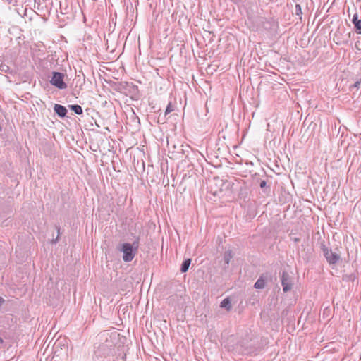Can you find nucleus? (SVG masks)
Returning a JSON list of instances; mask_svg holds the SVG:
<instances>
[{
    "label": "nucleus",
    "mask_w": 361,
    "mask_h": 361,
    "mask_svg": "<svg viewBox=\"0 0 361 361\" xmlns=\"http://www.w3.org/2000/svg\"><path fill=\"white\" fill-rule=\"evenodd\" d=\"M233 257L232 252L231 250H226L223 256V260L224 262V264L228 266L229 264V262L231 259Z\"/></svg>",
    "instance_id": "obj_11"
},
{
    "label": "nucleus",
    "mask_w": 361,
    "mask_h": 361,
    "mask_svg": "<svg viewBox=\"0 0 361 361\" xmlns=\"http://www.w3.org/2000/svg\"><path fill=\"white\" fill-rule=\"evenodd\" d=\"M302 8L301 6L299 4H296L295 6V14L297 16H300L301 17L302 15Z\"/></svg>",
    "instance_id": "obj_22"
},
{
    "label": "nucleus",
    "mask_w": 361,
    "mask_h": 361,
    "mask_svg": "<svg viewBox=\"0 0 361 361\" xmlns=\"http://www.w3.org/2000/svg\"><path fill=\"white\" fill-rule=\"evenodd\" d=\"M220 307L225 308L227 311H230L232 308L231 301L229 298L224 299L220 304Z\"/></svg>",
    "instance_id": "obj_10"
},
{
    "label": "nucleus",
    "mask_w": 361,
    "mask_h": 361,
    "mask_svg": "<svg viewBox=\"0 0 361 361\" xmlns=\"http://www.w3.org/2000/svg\"><path fill=\"white\" fill-rule=\"evenodd\" d=\"M214 181L216 188L211 186V191L214 196H219L220 197H230L232 193V183L228 180H224L219 178H214Z\"/></svg>",
    "instance_id": "obj_1"
},
{
    "label": "nucleus",
    "mask_w": 361,
    "mask_h": 361,
    "mask_svg": "<svg viewBox=\"0 0 361 361\" xmlns=\"http://www.w3.org/2000/svg\"><path fill=\"white\" fill-rule=\"evenodd\" d=\"M355 31L358 34H361V20L353 23Z\"/></svg>",
    "instance_id": "obj_18"
},
{
    "label": "nucleus",
    "mask_w": 361,
    "mask_h": 361,
    "mask_svg": "<svg viewBox=\"0 0 361 361\" xmlns=\"http://www.w3.org/2000/svg\"><path fill=\"white\" fill-rule=\"evenodd\" d=\"M54 111L60 118H65L68 113L66 108L61 104H56L54 106Z\"/></svg>",
    "instance_id": "obj_8"
},
{
    "label": "nucleus",
    "mask_w": 361,
    "mask_h": 361,
    "mask_svg": "<svg viewBox=\"0 0 361 361\" xmlns=\"http://www.w3.org/2000/svg\"><path fill=\"white\" fill-rule=\"evenodd\" d=\"M249 164H250V165H252V161H250V162H249Z\"/></svg>",
    "instance_id": "obj_29"
},
{
    "label": "nucleus",
    "mask_w": 361,
    "mask_h": 361,
    "mask_svg": "<svg viewBox=\"0 0 361 361\" xmlns=\"http://www.w3.org/2000/svg\"><path fill=\"white\" fill-rule=\"evenodd\" d=\"M121 359L125 361L126 359V354H124L122 357H121Z\"/></svg>",
    "instance_id": "obj_28"
},
{
    "label": "nucleus",
    "mask_w": 361,
    "mask_h": 361,
    "mask_svg": "<svg viewBox=\"0 0 361 361\" xmlns=\"http://www.w3.org/2000/svg\"><path fill=\"white\" fill-rule=\"evenodd\" d=\"M174 110L173 106L172 105L171 102H169L166 111H165V115L169 114V113L172 112Z\"/></svg>",
    "instance_id": "obj_19"
},
{
    "label": "nucleus",
    "mask_w": 361,
    "mask_h": 361,
    "mask_svg": "<svg viewBox=\"0 0 361 361\" xmlns=\"http://www.w3.org/2000/svg\"><path fill=\"white\" fill-rule=\"evenodd\" d=\"M262 189H264V192H266L267 190V188H266V185H267V182L265 180H262L259 181V184L258 185Z\"/></svg>",
    "instance_id": "obj_24"
},
{
    "label": "nucleus",
    "mask_w": 361,
    "mask_h": 361,
    "mask_svg": "<svg viewBox=\"0 0 361 361\" xmlns=\"http://www.w3.org/2000/svg\"><path fill=\"white\" fill-rule=\"evenodd\" d=\"M321 247L323 255L329 264H336L340 260L341 255L338 249L333 251L324 244H322Z\"/></svg>",
    "instance_id": "obj_3"
},
{
    "label": "nucleus",
    "mask_w": 361,
    "mask_h": 361,
    "mask_svg": "<svg viewBox=\"0 0 361 361\" xmlns=\"http://www.w3.org/2000/svg\"><path fill=\"white\" fill-rule=\"evenodd\" d=\"M55 228H56V231H57L58 235H57V237H56V239H54V240H52V243H56L59 241V235H60V226H59L56 225V226H55Z\"/></svg>",
    "instance_id": "obj_23"
},
{
    "label": "nucleus",
    "mask_w": 361,
    "mask_h": 361,
    "mask_svg": "<svg viewBox=\"0 0 361 361\" xmlns=\"http://www.w3.org/2000/svg\"><path fill=\"white\" fill-rule=\"evenodd\" d=\"M361 84V80H358L357 82H355L353 85H352L350 86V89H353V88H359L360 85Z\"/></svg>",
    "instance_id": "obj_25"
},
{
    "label": "nucleus",
    "mask_w": 361,
    "mask_h": 361,
    "mask_svg": "<svg viewBox=\"0 0 361 361\" xmlns=\"http://www.w3.org/2000/svg\"><path fill=\"white\" fill-rule=\"evenodd\" d=\"M190 263H191V259L190 258L185 259L181 264L180 271L182 273L186 272L189 269V266H190Z\"/></svg>",
    "instance_id": "obj_12"
},
{
    "label": "nucleus",
    "mask_w": 361,
    "mask_h": 361,
    "mask_svg": "<svg viewBox=\"0 0 361 361\" xmlns=\"http://www.w3.org/2000/svg\"><path fill=\"white\" fill-rule=\"evenodd\" d=\"M280 276L283 291L284 293L289 292L293 288V278L286 271H283Z\"/></svg>",
    "instance_id": "obj_6"
},
{
    "label": "nucleus",
    "mask_w": 361,
    "mask_h": 361,
    "mask_svg": "<svg viewBox=\"0 0 361 361\" xmlns=\"http://www.w3.org/2000/svg\"><path fill=\"white\" fill-rule=\"evenodd\" d=\"M118 250L123 253V260L125 262H131L137 254V252L133 249V246L128 243L121 244V248Z\"/></svg>",
    "instance_id": "obj_5"
},
{
    "label": "nucleus",
    "mask_w": 361,
    "mask_h": 361,
    "mask_svg": "<svg viewBox=\"0 0 361 361\" xmlns=\"http://www.w3.org/2000/svg\"><path fill=\"white\" fill-rule=\"evenodd\" d=\"M262 349V345H261V344H257V345L256 347H255L254 348L250 347L249 354H250V355L252 354L257 355L259 351H261Z\"/></svg>",
    "instance_id": "obj_16"
},
{
    "label": "nucleus",
    "mask_w": 361,
    "mask_h": 361,
    "mask_svg": "<svg viewBox=\"0 0 361 361\" xmlns=\"http://www.w3.org/2000/svg\"><path fill=\"white\" fill-rule=\"evenodd\" d=\"M68 107L71 110H72L75 114L78 115H81L83 112L82 107L78 104L69 105Z\"/></svg>",
    "instance_id": "obj_14"
},
{
    "label": "nucleus",
    "mask_w": 361,
    "mask_h": 361,
    "mask_svg": "<svg viewBox=\"0 0 361 361\" xmlns=\"http://www.w3.org/2000/svg\"><path fill=\"white\" fill-rule=\"evenodd\" d=\"M246 59H247L245 57V54H243V56H242L241 61H240V68L241 66H243V72H245V66Z\"/></svg>",
    "instance_id": "obj_20"
},
{
    "label": "nucleus",
    "mask_w": 361,
    "mask_h": 361,
    "mask_svg": "<svg viewBox=\"0 0 361 361\" xmlns=\"http://www.w3.org/2000/svg\"><path fill=\"white\" fill-rule=\"evenodd\" d=\"M4 302V300L3 298L0 297V305Z\"/></svg>",
    "instance_id": "obj_27"
},
{
    "label": "nucleus",
    "mask_w": 361,
    "mask_h": 361,
    "mask_svg": "<svg viewBox=\"0 0 361 361\" xmlns=\"http://www.w3.org/2000/svg\"><path fill=\"white\" fill-rule=\"evenodd\" d=\"M131 245L133 246V249H135V251L137 252V250L139 247V238H137L133 243L131 244Z\"/></svg>",
    "instance_id": "obj_21"
},
{
    "label": "nucleus",
    "mask_w": 361,
    "mask_h": 361,
    "mask_svg": "<svg viewBox=\"0 0 361 361\" xmlns=\"http://www.w3.org/2000/svg\"><path fill=\"white\" fill-rule=\"evenodd\" d=\"M260 180H262V179L259 173H255V174L252 176V185L253 186H257L259 184Z\"/></svg>",
    "instance_id": "obj_15"
},
{
    "label": "nucleus",
    "mask_w": 361,
    "mask_h": 361,
    "mask_svg": "<svg viewBox=\"0 0 361 361\" xmlns=\"http://www.w3.org/2000/svg\"><path fill=\"white\" fill-rule=\"evenodd\" d=\"M358 20H360L358 19V14L356 13L353 15L352 22H353V23H355V22H357Z\"/></svg>",
    "instance_id": "obj_26"
},
{
    "label": "nucleus",
    "mask_w": 361,
    "mask_h": 361,
    "mask_svg": "<svg viewBox=\"0 0 361 361\" xmlns=\"http://www.w3.org/2000/svg\"><path fill=\"white\" fill-rule=\"evenodd\" d=\"M0 71L5 73H11L10 67L7 64L2 63L0 64Z\"/></svg>",
    "instance_id": "obj_17"
},
{
    "label": "nucleus",
    "mask_w": 361,
    "mask_h": 361,
    "mask_svg": "<svg viewBox=\"0 0 361 361\" xmlns=\"http://www.w3.org/2000/svg\"><path fill=\"white\" fill-rule=\"evenodd\" d=\"M246 176H242L240 178H236V182L240 185V190H239V202L241 207L246 208L247 206L248 200H246L247 197V182L244 178Z\"/></svg>",
    "instance_id": "obj_2"
},
{
    "label": "nucleus",
    "mask_w": 361,
    "mask_h": 361,
    "mask_svg": "<svg viewBox=\"0 0 361 361\" xmlns=\"http://www.w3.org/2000/svg\"><path fill=\"white\" fill-rule=\"evenodd\" d=\"M114 350V346L111 341L108 339L106 340L105 343L101 344L98 348V352L101 355L106 357L113 353Z\"/></svg>",
    "instance_id": "obj_7"
},
{
    "label": "nucleus",
    "mask_w": 361,
    "mask_h": 361,
    "mask_svg": "<svg viewBox=\"0 0 361 361\" xmlns=\"http://www.w3.org/2000/svg\"><path fill=\"white\" fill-rule=\"evenodd\" d=\"M265 283H266V279L265 277L262 275L258 279L257 281L255 282V285H254V287L256 288V289H262L264 288L265 286Z\"/></svg>",
    "instance_id": "obj_9"
},
{
    "label": "nucleus",
    "mask_w": 361,
    "mask_h": 361,
    "mask_svg": "<svg viewBox=\"0 0 361 361\" xmlns=\"http://www.w3.org/2000/svg\"><path fill=\"white\" fill-rule=\"evenodd\" d=\"M248 92V85L245 82L240 87V97L242 99L243 97H246Z\"/></svg>",
    "instance_id": "obj_13"
},
{
    "label": "nucleus",
    "mask_w": 361,
    "mask_h": 361,
    "mask_svg": "<svg viewBox=\"0 0 361 361\" xmlns=\"http://www.w3.org/2000/svg\"><path fill=\"white\" fill-rule=\"evenodd\" d=\"M66 76V74L58 72L53 71L51 73V78L49 80L51 85L56 87L59 90H64L67 87V84L64 81V78Z\"/></svg>",
    "instance_id": "obj_4"
}]
</instances>
